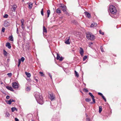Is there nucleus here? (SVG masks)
<instances>
[{
  "label": "nucleus",
  "mask_w": 121,
  "mask_h": 121,
  "mask_svg": "<svg viewBox=\"0 0 121 121\" xmlns=\"http://www.w3.org/2000/svg\"><path fill=\"white\" fill-rule=\"evenodd\" d=\"M34 94L35 97L38 103L40 104H42L43 101L41 94L38 92H35Z\"/></svg>",
  "instance_id": "1"
},
{
  "label": "nucleus",
  "mask_w": 121,
  "mask_h": 121,
  "mask_svg": "<svg viewBox=\"0 0 121 121\" xmlns=\"http://www.w3.org/2000/svg\"><path fill=\"white\" fill-rule=\"evenodd\" d=\"M86 37L89 40H93L95 39V36L90 32H88L86 33Z\"/></svg>",
  "instance_id": "2"
},
{
  "label": "nucleus",
  "mask_w": 121,
  "mask_h": 121,
  "mask_svg": "<svg viewBox=\"0 0 121 121\" xmlns=\"http://www.w3.org/2000/svg\"><path fill=\"white\" fill-rule=\"evenodd\" d=\"M109 10L110 12L112 14H114L117 12L116 9L114 6L111 5L109 7Z\"/></svg>",
  "instance_id": "3"
},
{
  "label": "nucleus",
  "mask_w": 121,
  "mask_h": 121,
  "mask_svg": "<svg viewBox=\"0 0 121 121\" xmlns=\"http://www.w3.org/2000/svg\"><path fill=\"white\" fill-rule=\"evenodd\" d=\"M59 7L62 9V10L64 12L66 11V7L65 5L63 4H60L59 6Z\"/></svg>",
  "instance_id": "4"
},
{
  "label": "nucleus",
  "mask_w": 121,
  "mask_h": 121,
  "mask_svg": "<svg viewBox=\"0 0 121 121\" xmlns=\"http://www.w3.org/2000/svg\"><path fill=\"white\" fill-rule=\"evenodd\" d=\"M49 98L50 99L51 101H52L54 100L55 98L54 96L52 93H51L50 94H49Z\"/></svg>",
  "instance_id": "5"
},
{
  "label": "nucleus",
  "mask_w": 121,
  "mask_h": 121,
  "mask_svg": "<svg viewBox=\"0 0 121 121\" xmlns=\"http://www.w3.org/2000/svg\"><path fill=\"white\" fill-rule=\"evenodd\" d=\"M13 87L14 88H18V84L16 82H13L12 83Z\"/></svg>",
  "instance_id": "6"
},
{
  "label": "nucleus",
  "mask_w": 121,
  "mask_h": 121,
  "mask_svg": "<svg viewBox=\"0 0 121 121\" xmlns=\"http://www.w3.org/2000/svg\"><path fill=\"white\" fill-rule=\"evenodd\" d=\"M15 100H14L13 99H10L9 100L6 101V102L7 104H10L12 102H15Z\"/></svg>",
  "instance_id": "7"
},
{
  "label": "nucleus",
  "mask_w": 121,
  "mask_h": 121,
  "mask_svg": "<svg viewBox=\"0 0 121 121\" xmlns=\"http://www.w3.org/2000/svg\"><path fill=\"white\" fill-rule=\"evenodd\" d=\"M80 50L79 51V53L82 56L84 53V50L83 48L81 47L80 48Z\"/></svg>",
  "instance_id": "8"
},
{
  "label": "nucleus",
  "mask_w": 121,
  "mask_h": 121,
  "mask_svg": "<svg viewBox=\"0 0 121 121\" xmlns=\"http://www.w3.org/2000/svg\"><path fill=\"white\" fill-rule=\"evenodd\" d=\"M84 13L86 17L89 18H90L91 17V14L89 13L86 12H84Z\"/></svg>",
  "instance_id": "9"
},
{
  "label": "nucleus",
  "mask_w": 121,
  "mask_h": 121,
  "mask_svg": "<svg viewBox=\"0 0 121 121\" xmlns=\"http://www.w3.org/2000/svg\"><path fill=\"white\" fill-rule=\"evenodd\" d=\"M6 88L8 90H10L12 91H14V90L13 89V88L11 86H7Z\"/></svg>",
  "instance_id": "10"
},
{
  "label": "nucleus",
  "mask_w": 121,
  "mask_h": 121,
  "mask_svg": "<svg viewBox=\"0 0 121 121\" xmlns=\"http://www.w3.org/2000/svg\"><path fill=\"white\" fill-rule=\"evenodd\" d=\"M97 25V24L95 22H93L92 24H91V27H95Z\"/></svg>",
  "instance_id": "11"
},
{
  "label": "nucleus",
  "mask_w": 121,
  "mask_h": 121,
  "mask_svg": "<svg viewBox=\"0 0 121 121\" xmlns=\"http://www.w3.org/2000/svg\"><path fill=\"white\" fill-rule=\"evenodd\" d=\"M70 37H69L68 38V39H67L66 40L65 42V43L67 44H70V43L69 41V40L70 39Z\"/></svg>",
  "instance_id": "12"
},
{
  "label": "nucleus",
  "mask_w": 121,
  "mask_h": 121,
  "mask_svg": "<svg viewBox=\"0 0 121 121\" xmlns=\"http://www.w3.org/2000/svg\"><path fill=\"white\" fill-rule=\"evenodd\" d=\"M6 46L8 47L9 49H10L11 48L10 44L9 43H7L6 45Z\"/></svg>",
  "instance_id": "13"
},
{
  "label": "nucleus",
  "mask_w": 121,
  "mask_h": 121,
  "mask_svg": "<svg viewBox=\"0 0 121 121\" xmlns=\"http://www.w3.org/2000/svg\"><path fill=\"white\" fill-rule=\"evenodd\" d=\"M43 33H47V30L46 29V28L44 26H43Z\"/></svg>",
  "instance_id": "14"
},
{
  "label": "nucleus",
  "mask_w": 121,
  "mask_h": 121,
  "mask_svg": "<svg viewBox=\"0 0 121 121\" xmlns=\"http://www.w3.org/2000/svg\"><path fill=\"white\" fill-rule=\"evenodd\" d=\"M81 34V33L80 32H77L75 34V35L76 36L78 37H79L80 36V35Z\"/></svg>",
  "instance_id": "15"
},
{
  "label": "nucleus",
  "mask_w": 121,
  "mask_h": 121,
  "mask_svg": "<svg viewBox=\"0 0 121 121\" xmlns=\"http://www.w3.org/2000/svg\"><path fill=\"white\" fill-rule=\"evenodd\" d=\"M25 73L28 77L29 78L30 77L31 75L30 73L26 72H25Z\"/></svg>",
  "instance_id": "16"
},
{
  "label": "nucleus",
  "mask_w": 121,
  "mask_h": 121,
  "mask_svg": "<svg viewBox=\"0 0 121 121\" xmlns=\"http://www.w3.org/2000/svg\"><path fill=\"white\" fill-rule=\"evenodd\" d=\"M32 6V4L31 3H30L28 5V7L30 9H31Z\"/></svg>",
  "instance_id": "17"
},
{
  "label": "nucleus",
  "mask_w": 121,
  "mask_h": 121,
  "mask_svg": "<svg viewBox=\"0 0 121 121\" xmlns=\"http://www.w3.org/2000/svg\"><path fill=\"white\" fill-rule=\"evenodd\" d=\"M16 7L17 6L16 5H13L12 7V8L13 9V10H12V11L15 12Z\"/></svg>",
  "instance_id": "18"
},
{
  "label": "nucleus",
  "mask_w": 121,
  "mask_h": 121,
  "mask_svg": "<svg viewBox=\"0 0 121 121\" xmlns=\"http://www.w3.org/2000/svg\"><path fill=\"white\" fill-rule=\"evenodd\" d=\"M9 40L11 41H13V37L12 35H11L9 37Z\"/></svg>",
  "instance_id": "19"
},
{
  "label": "nucleus",
  "mask_w": 121,
  "mask_h": 121,
  "mask_svg": "<svg viewBox=\"0 0 121 121\" xmlns=\"http://www.w3.org/2000/svg\"><path fill=\"white\" fill-rule=\"evenodd\" d=\"M11 110L12 112H13L15 110H16V111H17V108L15 107L12 108H11Z\"/></svg>",
  "instance_id": "20"
},
{
  "label": "nucleus",
  "mask_w": 121,
  "mask_h": 121,
  "mask_svg": "<svg viewBox=\"0 0 121 121\" xmlns=\"http://www.w3.org/2000/svg\"><path fill=\"white\" fill-rule=\"evenodd\" d=\"M56 12L57 13H61V11L59 8L57 9L56 10Z\"/></svg>",
  "instance_id": "21"
},
{
  "label": "nucleus",
  "mask_w": 121,
  "mask_h": 121,
  "mask_svg": "<svg viewBox=\"0 0 121 121\" xmlns=\"http://www.w3.org/2000/svg\"><path fill=\"white\" fill-rule=\"evenodd\" d=\"M102 111V107L101 106H99V113H100Z\"/></svg>",
  "instance_id": "22"
},
{
  "label": "nucleus",
  "mask_w": 121,
  "mask_h": 121,
  "mask_svg": "<svg viewBox=\"0 0 121 121\" xmlns=\"http://www.w3.org/2000/svg\"><path fill=\"white\" fill-rule=\"evenodd\" d=\"M8 22H4V26L5 27H6L8 26Z\"/></svg>",
  "instance_id": "23"
},
{
  "label": "nucleus",
  "mask_w": 121,
  "mask_h": 121,
  "mask_svg": "<svg viewBox=\"0 0 121 121\" xmlns=\"http://www.w3.org/2000/svg\"><path fill=\"white\" fill-rule=\"evenodd\" d=\"M3 54L5 56H6L7 55V52L4 50H3Z\"/></svg>",
  "instance_id": "24"
},
{
  "label": "nucleus",
  "mask_w": 121,
  "mask_h": 121,
  "mask_svg": "<svg viewBox=\"0 0 121 121\" xmlns=\"http://www.w3.org/2000/svg\"><path fill=\"white\" fill-rule=\"evenodd\" d=\"M48 16L47 17L48 18L49 17V15L50 13V12L49 10H48L47 11Z\"/></svg>",
  "instance_id": "25"
},
{
  "label": "nucleus",
  "mask_w": 121,
  "mask_h": 121,
  "mask_svg": "<svg viewBox=\"0 0 121 121\" xmlns=\"http://www.w3.org/2000/svg\"><path fill=\"white\" fill-rule=\"evenodd\" d=\"M75 76L77 77H78L79 76V75L78 73L76 71H75Z\"/></svg>",
  "instance_id": "26"
},
{
  "label": "nucleus",
  "mask_w": 121,
  "mask_h": 121,
  "mask_svg": "<svg viewBox=\"0 0 121 121\" xmlns=\"http://www.w3.org/2000/svg\"><path fill=\"white\" fill-rule=\"evenodd\" d=\"M91 99L90 98H86L85 99V100L86 102H89L91 101Z\"/></svg>",
  "instance_id": "27"
},
{
  "label": "nucleus",
  "mask_w": 121,
  "mask_h": 121,
  "mask_svg": "<svg viewBox=\"0 0 121 121\" xmlns=\"http://www.w3.org/2000/svg\"><path fill=\"white\" fill-rule=\"evenodd\" d=\"M60 57V56L59 55V54L58 53L57 54V57L56 59L57 60H59Z\"/></svg>",
  "instance_id": "28"
},
{
  "label": "nucleus",
  "mask_w": 121,
  "mask_h": 121,
  "mask_svg": "<svg viewBox=\"0 0 121 121\" xmlns=\"http://www.w3.org/2000/svg\"><path fill=\"white\" fill-rule=\"evenodd\" d=\"M99 32L100 34L104 35V33L103 32H102V31L100 30L99 31Z\"/></svg>",
  "instance_id": "29"
},
{
  "label": "nucleus",
  "mask_w": 121,
  "mask_h": 121,
  "mask_svg": "<svg viewBox=\"0 0 121 121\" xmlns=\"http://www.w3.org/2000/svg\"><path fill=\"white\" fill-rule=\"evenodd\" d=\"M94 97L93 98H92L93 100V104H94L95 103V99H94Z\"/></svg>",
  "instance_id": "30"
},
{
  "label": "nucleus",
  "mask_w": 121,
  "mask_h": 121,
  "mask_svg": "<svg viewBox=\"0 0 121 121\" xmlns=\"http://www.w3.org/2000/svg\"><path fill=\"white\" fill-rule=\"evenodd\" d=\"M87 56H85L83 58V61L86 60V59L87 58Z\"/></svg>",
  "instance_id": "31"
},
{
  "label": "nucleus",
  "mask_w": 121,
  "mask_h": 121,
  "mask_svg": "<svg viewBox=\"0 0 121 121\" xmlns=\"http://www.w3.org/2000/svg\"><path fill=\"white\" fill-rule=\"evenodd\" d=\"M39 73L40 74L41 76H44V74H43V72H39Z\"/></svg>",
  "instance_id": "32"
},
{
  "label": "nucleus",
  "mask_w": 121,
  "mask_h": 121,
  "mask_svg": "<svg viewBox=\"0 0 121 121\" xmlns=\"http://www.w3.org/2000/svg\"><path fill=\"white\" fill-rule=\"evenodd\" d=\"M89 95L91 96V98H93L94 97L92 94V93H89Z\"/></svg>",
  "instance_id": "33"
},
{
  "label": "nucleus",
  "mask_w": 121,
  "mask_h": 121,
  "mask_svg": "<svg viewBox=\"0 0 121 121\" xmlns=\"http://www.w3.org/2000/svg\"><path fill=\"white\" fill-rule=\"evenodd\" d=\"M8 16V15L7 14H5L3 16L4 18H7Z\"/></svg>",
  "instance_id": "34"
},
{
  "label": "nucleus",
  "mask_w": 121,
  "mask_h": 121,
  "mask_svg": "<svg viewBox=\"0 0 121 121\" xmlns=\"http://www.w3.org/2000/svg\"><path fill=\"white\" fill-rule=\"evenodd\" d=\"M83 91L84 92H87L88 91V90H87L86 89V88H84L83 89Z\"/></svg>",
  "instance_id": "35"
},
{
  "label": "nucleus",
  "mask_w": 121,
  "mask_h": 121,
  "mask_svg": "<svg viewBox=\"0 0 121 121\" xmlns=\"http://www.w3.org/2000/svg\"><path fill=\"white\" fill-rule=\"evenodd\" d=\"M41 15L42 16H43V9H42L41 11Z\"/></svg>",
  "instance_id": "36"
},
{
  "label": "nucleus",
  "mask_w": 121,
  "mask_h": 121,
  "mask_svg": "<svg viewBox=\"0 0 121 121\" xmlns=\"http://www.w3.org/2000/svg\"><path fill=\"white\" fill-rule=\"evenodd\" d=\"M7 75L10 77H11L12 75V74L11 73H7Z\"/></svg>",
  "instance_id": "37"
},
{
  "label": "nucleus",
  "mask_w": 121,
  "mask_h": 121,
  "mask_svg": "<svg viewBox=\"0 0 121 121\" xmlns=\"http://www.w3.org/2000/svg\"><path fill=\"white\" fill-rule=\"evenodd\" d=\"M21 60L22 62H23V61H24L25 60L24 58L23 57H22L21 59Z\"/></svg>",
  "instance_id": "38"
},
{
  "label": "nucleus",
  "mask_w": 121,
  "mask_h": 121,
  "mask_svg": "<svg viewBox=\"0 0 121 121\" xmlns=\"http://www.w3.org/2000/svg\"><path fill=\"white\" fill-rule=\"evenodd\" d=\"M5 28L4 27H3L2 29V31L3 32H4Z\"/></svg>",
  "instance_id": "39"
},
{
  "label": "nucleus",
  "mask_w": 121,
  "mask_h": 121,
  "mask_svg": "<svg viewBox=\"0 0 121 121\" xmlns=\"http://www.w3.org/2000/svg\"><path fill=\"white\" fill-rule=\"evenodd\" d=\"M60 59H59L60 61H62L63 59V58L61 56L60 57Z\"/></svg>",
  "instance_id": "40"
},
{
  "label": "nucleus",
  "mask_w": 121,
  "mask_h": 121,
  "mask_svg": "<svg viewBox=\"0 0 121 121\" xmlns=\"http://www.w3.org/2000/svg\"><path fill=\"white\" fill-rule=\"evenodd\" d=\"M6 115L7 117H9L10 116V114L7 112H6Z\"/></svg>",
  "instance_id": "41"
},
{
  "label": "nucleus",
  "mask_w": 121,
  "mask_h": 121,
  "mask_svg": "<svg viewBox=\"0 0 121 121\" xmlns=\"http://www.w3.org/2000/svg\"><path fill=\"white\" fill-rule=\"evenodd\" d=\"M100 49L101 51L102 52H103L104 51L102 47V46H101L100 47Z\"/></svg>",
  "instance_id": "42"
},
{
  "label": "nucleus",
  "mask_w": 121,
  "mask_h": 121,
  "mask_svg": "<svg viewBox=\"0 0 121 121\" xmlns=\"http://www.w3.org/2000/svg\"><path fill=\"white\" fill-rule=\"evenodd\" d=\"M98 94L101 96L102 97V96H103L104 95H103L101 93H100V92H99L98 93Z\"/></svg>",
  "instance_id": "43"
},
{
  "label": "nucleus",
  "mask_w": 121,
  "mask_h": 121,
  "mask_svg": "<svg viewBox=\"0 0 121 121\" xmlns=\"http://www.w3.org/2000/svg\"><path fill=\"white\" fill-rule=\"evenodd\" d=\"M102 98L104 100V101L105 102L106 101V98H105V97L104 96H102Z\"/></svg>",
  "instance_id": "44"
},
{
  "label": "nucleus",
  "mask_w": 121,
  "mask_h": 121,
  "mask_svg": "<svg viewBox=\"0 0 121 121\" xmlns=\"http://www.w3.org/2000/svg\"><path fill=\"white\" fill-rule=\"evenodd\" d=\"M48 75H49V76H50V78H51V79H52V76L50 74V73H48Z\"/></svg>",
  "instance_id": "45"
},
{
  "label": "nucleus",
  "mask_w": 121,
  "mask_h": 121,
  "mask_svg": "<svg viewBox=\"0 0 121 121\" xmlns=\"http://www.w3.org/2000/svg\"><path fill=\"white\" fill-rule=\"evenodd\" d=\"M10 96H9L7 95L6 97V99H9Z\"/></svg>",
  "instance_id": "46"
},
{
  "label": "nucleus",
  "mask_w": 121,
  "mask_h": 121,
  "mask_svg": "<svg viewBox=\"0 0 121 121\" xmlns=\"http://www.w3.org/2000/svg\"><path fill=\"white\" fill-rule=\"evenodd\" d=\"M21 63V60L20 59H19L18 60V64L20 65Z\"/></svg>",
  "instance_id": "47"
},
{
  "label": "nucleus",
  "mask_w": 121,
  "mask_h": 121,
  "mask_svg": "<svg viewBox=\"0 0 121 121\" xmlns=\"http://www.w3.org/2000/svg\"><path fill=\"white\" fill-rule=\"evenodd\" d=\"M87 121H90V119L89 118H87L86 119Z\"/></svg>",
  "instance_id": "48"
},
{
  "label": "nucleus",
  "mask_w": 121,
  "mask_h": 121,
  "mask_svg": "<svg viewBox=\"0 0 121 121\" xmlns=\"http://www.w3.org/2000/svg\"><path fill=\"white\" fill-rule=\"evenodd\" d=\"M15 121H19L18 119L16 118H15Z\"/></svg>",
  "instance_id": "49"
},
{
  "label": "nucleus",
  "mask_w": 121,
  "mask_h": 121,
  "mask_svg": "<svg viewBox=\"0 0 121 121\" xmlns=\"http://www.w3.org/2000/svg\"><path fill=\"white\" fill-rule=\"evenodd\" d=\"M22 27L23 30H24L25 29V27L24 26H22Z\"/></svg>",
  "instance_id": "50"
},
{
  "label": "nucleus",
  "mask_w": 121,
  "mask_h": 121,
  "mask_svg": "<svg viewBox=\"0 0 121 121\" xmlns=\"http://www.w3.org/2000/svg\"><path fill=\"white\" fill-rule=\"evenodd\" d=\"M26 89H27V90L28 91H29L30 90L29 87H27Z\"/></svg>",
  "instance_id": "51"
},
{
  "label": "nucleus",
  "mask_w": 121,
  "mask_h": 121,
  "mask_svg": "<svg viewBox=\"0 0 121 121\" xmlns=\"http://www.w3.org/2000/svg\"><path fill=\"white\" fill-rule=\"evenodd\" d=\"M16 32H17V34H18L19 32H18V28H17V29Z\"/></svg>",
  "instance_id": "52"
},
{
  "label": "nucleus",
  "mask_w": 121,
  "mask_h": 121,
  "mask_svg": "<svg viewBox=\"0 0 121 121\" xmlns=\"http://www.w3.org/2000/svg\"><path fill=\"white\" fill-rule=\"evenodd\" d=\"M21 22L22 23V22L23 23H24V20H21Z\"/></svg>",
  "instance_id": "53"
},
{
  "label": "nucleus",
  "mask_w": 121,
  "mask_h": 121,
  "mask_svg": "<svg viewBox=\"0 0 121 121\" xmlns=\"http://www.w3.org/2000/svg\"><path fill=\"white\" fill-rule=\"evenodd\" d=\"M24 23L22 22V26H24Z\"/></svg>",
  "instance_id": "54"
},
{
  "label": "nucleus",
  "mask_w": 121,
  "mask_h": 121,
  "mask_svg": "<svg viewBox=\"0 0 121 121\" xmlns=\"http://www.w3.org/2000/svg\"><path fill=\"white\" fill-rule=\"evenodd\" d=\"M35 81H36V82H38V80L37 79H35Z\"/></svg>",
  "instance_id": "55"
},
{
  "label": "nucleus",
  "mask_w": 121,
  "mask_h": 121,
  "mask_svg": "<svg viewBox=\"0 0 121 121\" xmlns=\"http://www.w3.org/2000/svg\"><path fill=\"white\" fill-rule=\"evenodd\" d=\"M90 44H93V43L92 42H91L90 43Z\"/></svg>",
  "instance_id": "56"
},
{
  "label": "nucleus",
  "mask_w": 121,
  "mask_h": 121,
  "mask_svg": "<svg viewBox=\"0 0 121 121\" xmlns=\"http://www.w3.org/2000/svg\"><path fill=\"white\" fill-rule=\"evenodd\" d=\"M9 59H8L7 60V61H8V62H9Z\"/></svg>",
  "instance_id": "57"
},
{
  "label": "nucleus",
  "mask_w": 121,
  "mask_h": 121,
  "mask_svg": "<svg viewBox=\"0 0 121 121\" xmlns=\"http://www.w3.org/2000/svg\"><path fill=\"white\" fill-rule=\"evenodd\" d=\"M20 64H18V65H17V66L18 67H19L20 66Z\"/></svg>",
  "instance_id": "58"
},
{
  "label": "nucleus",
  "mask_w": 121,
  "mask_h": 121,
  "mask_svg": "<svg viewBox=\"0 0 121 121\" xmlns=\"http://www.w3.org/2000/svg\"><path fill=\"white\" fill-rule=\"evenodd\" d=\"M66 13V14L67 15H68V13H67V12Z\"/></svg>",
  "instance_id": "59"
},
{
  "label": "nucleus",
  "mask_w": 121,
  "mask_h": 121,
  "mask_svg": "<svg viewBox=\"0 0 121 121\" xmlns=\"http://www.w3.org/2000/svg\"><path fill=\"white\" fill-rule=\"evenodd\" d=\"M90 104H93V102H91V103H90Z\"/></svg>",
  "instance_id": "60"
},
{
  "label": "nucleus",
  "mask_w": 121,
  "mask_h": 121,
  "mask_svg": "<svg viewBox=\"0 0 121 121\" xmlns=\"http://www.w3.org/2000/svg\"><path fill=\"white\" fill-rule=\"evenodd\" d=\"M119 1H120L121 0H117Z\"/></svg>",
  "instance_id": "61"
},
{
  "label": "nucleus",
  "mask_w": 121,
  "mask_h": 121,
  "mask_svg": "<svg viewBox=\"0 0 121 121\" xmlns=\"http://www.w3.org/2000/svg\"><path fill=\"white\" fill-rule=\"evenodd\" d=\"M31 121H34L33 120H32Z\"/></svg>",
  "instance_id": "62"
},
{
  "label": "nucleus",
  "mask_w": 121,
  "mask_h": 121,
  "mask_svg": "<svg viewBox=\"0 0 121 121\" xmlns=\"http://www.w3.org/2000/svg\"><path fill=\"white\" fill-rule=\"evenodd\" d=\"M24 0H22V1H24Z\"/></svg>",
  "instance_id": "63"
}]
</instances>
